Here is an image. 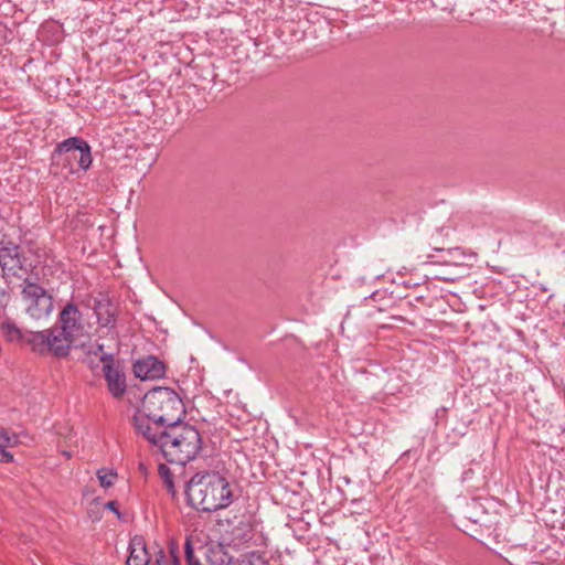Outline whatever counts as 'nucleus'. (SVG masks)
<instances>
[{
  "mask_svg": "<svg viewBox=\"0 0 565 565\" xmlns=\"http://www.w3.org/2000/svg\"><path fill=\"white\" fill-rule=\"evenodd\" d=\"M134 373L142 381L157 380L164 375V364L156 356L149 355L134 364Z\"/></svg>",
  "mask_w": 565,
  "mask_h": 565,
  "instance_id": "9d476101",
  "label": "nucleus"
},
{
  "mask_svg": "<svg viewBox=\"0 0 565 565\" xmlns=\"http://www.w3.org/2000/svg\"><path fill=\"white\" fill-rule=\"evenodd\" d=\"M141 407L132 422L137 433L143 437L181 420L185 413L183 401L178 393L163 386L149 390L142 398Z\"/></svg>",
  "mask_w": 565,
  "mask_h": 565,
  "instance_id": "f257e3e1",
  "label": "nucleus"
},
{
  "mask_svg": "<svg viewBox=\"0 0 565 565\" xmlns=\"http://www.w3.org/2000/svg\"><path fill=\"white\" fill-rule=\"evenodd\" d=\"M128 550L129 555L126 561L127 565H149L150 555L142 536H134L129 542Z\"/></svg>",
  "mask_w": 565,
  "mask_h": 565,
  "instance_id": "f8f14e48",
  "label": "nucleus"
},
{
  "mask_svg": "<svg viewBox=\"0 0 565 565\" xmlns=\"http://www.w3.org/2000/svg\"><path fill=\"white\" fill-rule=\"evenodd\" d=\"M24 313L32 320H47L54 310V297L36 275L26 276L20 285Z\"/></svg>",
  "mask_w": 565,
  "mask_h": 565,
  "instance_id": "20e7f679",
  "label": "nucleus"
},
{
  "mask_svg": "<svg viewBox=\"0 0 565 565\" xmlns=\"http://www.w3.org/2000/svg\"><path fill=\"white\" fill-rule=\"evenodd\" d=\"M94 312L97 322L103 328H114L116 324L117 307L109 298L103 296L95 300Z\"/></svg>",
  "mask_w": 565,
  "mask_h": 565,
  "instance_id": "9b49d317",
  "label": "nucleus"
},
{
  "mask_svg": "<svg viewBox=\"0 0 565 565\" xmlns=\"http://www.w3.org/2000/svg\"><path fill=\"white\" fill-rule=\"evenodd\" d=\"M472 475H473L472 469L465 470L461 476V482H466V481L470 480Z\"/></svg>",
  "mask_w": 565,
  "mask_h": 565,
  "instance_id": "412c9836",
  "label": "nucleus"
},
{
  "mask_svg": "<svg viewBox=\"0 0 565 565\" xmlns=\"http://www.w3.org/2000/svg\"><path fill=\"white\" fill-rule=\"evenodd\" d=\"M106 509L113 511L115 514H117V516L119 518L120 516V513L117 509V502L116 501H109L106 503Z\"/></svg>",
  "mask_w": 565,
  "mask_h": 565,
  "instance_id": "aec40b11",
  "label": "nucleus"
},
{
  "mask_svg": "<svg viewBox=\"0 0 565 565\" xmlns=\"http://www.w3.org/2000/svg\"><path fill=\"white\" fill-rule=\"evenodd\" d=\"M0 267L4 275L20 277L23 269V257L18 245L10 244L0 248Z\"/></svg>",
  "mask_w": 565,
  "mask_h": 565,
  "instance_id": "1a4fd4ad",
  "label": "nucleus"
},
{
  "mask_svg": "<svg viewBox=\"0 0 565 565\" xmlns=\"http://www.w3.org/2000/svg\"><path fill=\"white\" fill-rule=\"evenodd\" d=\"M53 164L73 174L77 169L87 171L92 166L90 146L81 137H71L60 142L52 156Z\"/></svg>",
  "mask_w": 565,
  "mask_h": 565,
  "instance_id": "39448f33",
  "label": "nucleus"
},
{
  "mask_svg": "<svg viewBox=\"0 0 565 565\" xmlns=\"http://www.w3.org/2000/svg\"><path fill=\"white\" fill-rule=\"evenodd\" d=\"M28 341L35 352L65 358L68 355L75 339L53 326L45 330L31 332Z\"/></svg>",
  "mask_w": 565,
  "mask_h": 565,
  "instance_id": "423d86ee",
  "label": "nucleus"
},
{
  "mask_svg": "<svg viewBox=\"0 0 565 565\" xmlns=\"http://www.w3.org/2000/svg\"><path fill=\"white\" fill-rule=\"evenodd\" d=\"M170 557L167 556L163 548H159L156 553V565H181L180 558L175 554L174 550L170 551Z\"/></svg>",
  "mask_w": 565,
  "mask_h": 565,
  "instance_id": "2eb2a0df",
  "label": "nucleus"
},
{
  "mask_svg": "<svg viewBox=\"0 0 565 565\" xmlns=\"http://www.w3.org/2000/svg\"><path fill=\"white\" fill-rule=\"evenodd\" d=\"M0 441H2L3 447L11 445V437L6 429H0Z\"/></svg>",
  "mask_w": 565,
  "mask_h": 565,
  "instance_id": "6ab92c4d",
  "label": "nucleus"
},
{
  "mask_svg": "<svg viewBox=\"0 0 565 565\" xmlns=\"http://www.w3.org/2000/svg\"><path fill=\"white\" fill-rule=\"evenodd\" d=\"M158 472L160 478L162 479L164 486L167 487L168 492L171 494H174V481H173V473L170 470V468L166 463H159Z\"/></svg>",
  "mask_w": 565,
  "mask_h": 565,
  "instance_id": "4468645a",
  "label": "nucleus"
},
{
  "mask_svg": "<svg viewBox=\"0 0 565 565\" xmlns=\"http://www.w3.org/2000/svg\"><path fill=\"white\" fill-rule=\"evenodd\" d=\"M1 328L10 339L20 337V330L11 322H3Z\"/></svg>",
  "mask_w": 565,
  "mask_h": 565,
  "instance_id": "f3484780",
  "label": "nucleus"
},
{
  "mask_svg": "<svg viewBox=\"0 0 565 565\" xmlns=\"http://www.w3.org/2000/svg\"><path fill=\"white\" fill-rule=\"evenodd\" d=\"M13 459V454L6 450V448L0 445V462H12Z\"/></svg>",
  "mask_w": 565,
  "mask_h": 565,
  "instance_id": "a211bd4d",
  "label": "nucleus"
},
{
  "mask_svg": "<svg viewBox=\"0 0 565 565\" xmlns=\"http://www.w3.org/2000/svg\"><path fill=\"white\" fill-rule=\"evenodd\" d=\"M154 452H159L170 463L184 466L193 460L202 449L199 430L181 420L166 425L145 437Z\"/></svg>",
  "mask_w": 565,
  "mask_h": 565,
  "instance_id": "f03ea898",
  "label": "nucleus"
},
{
  "mask_svg": "<svg viewBox=\"0 0 565 565\" xmlns=\"http://www.w3.org/2000/svg\"><path fill=\"white\" fill-rule=\"evenodd\" d=\"M184 554H185L186 565H202L200 559L198 557H195V555H194L192 541L190 539L185 540Z\"/></svg>",
  "mask_w": 565,
  "mask_h": 565,
  "instance_id": "dca6fc26",
  "label": "nucleus"
},
{
  "mask_svg": "<svg viewBox=\"0 0 565 565\" xmlns=\"http://www.w3.org/2000/svg\"><path fill=\"white\" fill-rule=\"evenodd\" d=\"M95 354L100 353L99 360L103 362V373L107 390L114 398H121L127 391L126 374L119 360H116L111 353L104 352V345L97 344Z\"/></svg>",
  "mask_w": 565,
  "mask_h": 565,
  "instance_id": "0eeeda50",
  "label": "nucleus"
},
{
  "mask_svg": "<svg viewBox=\"0 0 565 565\" xmlns=\"http://www.w3.org/2000/svg\"><path fill=\"white\" fill-rule=\"evenodd\" d=\"M188 503L195 510L214 512L227 508L233 501L228 481L217 472L195 473L186 483Z\"/></svg>",
  "mask_w": 565,
  "mask_h": 565,
  "instance_id": "7ed1b4c3",
  "label": "nucleus"
},
{
  "mask_svg": "<svg viewBox=\"0 0 565 565\" xmlns=\"http://www.w3.org/2000/svg\"><path fill=\"white\" fill-rule=\"evenodd\" d=\"M96 475L100 486L105 489L111 487L117 479V472L108 468L98 469Z\"/></svg>",
  "mask_w": 565,
  "mask_h": 565,
  "instance_id": "ddd939ff",
  "label": "nucleus"
},
{
  "mask_svg": "<svg viewBox=\"0 0 565 565\" xmlns=\"http://www.w3.org/2000/svg\"><path fill=\"white\" fill-rule=\"evenodd\" d=\"M62 332L76 339L83 331L82 313L73 302L66 303L61 310L55 324Z\"/></svg>",
  "mask_w": 565,
  "mask_h": 565,
  "instance_id": "6e6552de",
  "label": "nucleus"
}]
</instances>
